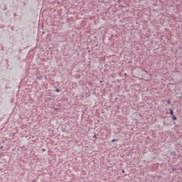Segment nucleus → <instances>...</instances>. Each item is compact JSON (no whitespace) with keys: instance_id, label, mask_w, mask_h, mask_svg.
<instances>
[{"instance_id":"0eeeda50","label":"nucleus","mask_w":182,"mask_h":182,"mask_svg":"<svg viewBox=\"0 0 182 182\" xmlns=\"http://www.w3.org/2000/svg\"><path fill=\"white\" fill-rule=\"evenodd\" d=\"M94 137H96V135H94Z\"/></svg>"},{"instance_id":"39448f33","label":"nucleus","mask_w":182,"mask_h":182,"mask_svg":"<svg viewBox=\"0 0 182 182\" xmlns=\"http://www.w3.org/2000/svg\"><path fill=\"white\" fill-rule=\"evenodd\" d=\"M117 141V139H112L111 141H112V143H113V142Z\"/></svg>"},{"instance_id":"6e6552de","label":"nucleus","mask_w":182,"mask_h":182,"mask_svg":"<svg viewBox=\"0 0 182 182\" xmlns=\"http://www.w3.org/2000/svg\"><path fill=\"white\" fill-rule=\"evenodd\" d=\"M43 151H45V149H43Z\"/></svg>"},{"instance_id":"20e7f679","label":"nucleus","mask_w":182,"mask_h":182,"mask_svg":"<svg viewBox=\"0 0 182 182\" xmlns=\"http://www.w3.org/2000/svg\"><path fill=\"white\" fill-rule=\"evenodd\" d=\"M167 103L168 105H170L171 103V102L170 101V100H167Z\"/></svg>"},{"instance_id":"f03ea898","label":"nucleus","mask_w":182,"mask_h":182,"mask_svg":"<svg viewBox=\"0 0 182 182\" xmlns=\"http://www.w3.org/2000/svg\"><path fill=\"white\" fill-rule=\"evenodd\" d=\"M176 119H177V117L173 115V117H172V120H176Z\"/></svg>"},{"instance_id":"423d86ee","label":"nucleus","mask_w":182,"mask_h":182,"mask_svg":"<svg viewBox=\"0 0 182 182\" xmlns=\"http://www.w3.org/2000/svg\"><path fill=\"white\" fill-rule=\"evenodd\" d=\"M122 173H124V170H122Z\"/></svg>"},{"instance_id":"f257e3e1","label":"nucleus","mask_w":182,"mask_h":182,"mask_svg":"<svg viewBox=\"0 0 182 182\" xmlns=\"http://www.w3.org/2000/svg\"><path fill=\"white\" fill-rule=\"evenodd\" d=\"M169 111H170V114H171V116H173V109H169Z\"/></svg>"},{"instance_id":"7ed1b4c3","label":"nucleus","mask_w":182,"mask_h":182,"mask_svg":"<svg viewBox=\"0 0 182 182\" xmlns=\"http://www.w3.org/2000/svg\"><path fill=\"white\" fill-rule=\"evenodd\" d=\"M55 92H57V93H59L60 92V90H59V89H56Z\"/></svg>"}]
</instances>
